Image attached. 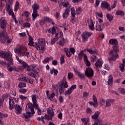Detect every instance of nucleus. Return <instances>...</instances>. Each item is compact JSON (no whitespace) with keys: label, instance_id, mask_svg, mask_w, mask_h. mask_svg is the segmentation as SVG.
I'll return each mask as SVG.
<instances>
[{"label":"nucleus","instance_id":"37","mask_svg":"<svg viewBox=\"0 0 125 125\" xmlns=\"http://www.w3.org/2000/svg\"><path fill=\"white\" fill-rule=\"evenodd\" d=\"M34 107L37 109L38 115H42V110L40 109V107H39V104H38L37 106L35 105Z\"/></svg>","mask_w":125,"mask_h":125},{"label":"nucleus","instance_id":"27","mask_svg":"<svg viewBox=\"0 0 125 125\" xmlns=\"http://www.w3.org/2000/svg\"><path fill=\"white\" fill-rule=\"evenodd\" d=\"M87 51L90 53V54H98V51L97 50H91V49H87Z\"/></svg>","mask_w":125,"mask_h":125},{"label":"nucleus","instance_id":"38","mask_svg":"<svg viewBox=\"0 0 125 125\" xmlns=\"http://www.w3.org/2000/svg\"><path fill=\"white\" fill-rule=\"evenodd\" d=\"M71 8V15L72 17H75L76 16V12H75V8L73 7L72 8Z\"/></svg>","mask_w":125,"mask_h":125},{"label":"nucleus","instance_id":"60","mask_svg":"<svg viewBox=\"0 0 125 125\" xmlns=\"http://www.w3.org/2000/svg\"><path fill=\"white\" fill-rule=\"evenodd\" d=\"M105 103L106 104V101H105V100H104L103 99H102V101L100 102V104L102 106H103L104 105V104H105Z\"/></svg>","mask_w":125,"mask_h":125},{"label":"nucleus","instance_id":"51","mask_svg":"<svg viewBox=\"0 0 125 125\" xmlns=\"http://www.w3.org/2000/svg\"><path fill=\"white\" fill-rule=\"evenodd\" d=\"M19 92L20 93H22L23 94L26 93V92H27V89H20L19 90Z\"/></svg>","mask_w":125,"mask_h":125},{"label":"nucleus","instance_id":"29","mask_svg":"<svg viewBox=\"0 0 125 125\" xmlns=\"http://www.w3.org/2000/svg\"><path fill=\"white\" fill-rule=\"evenodd\" d=\"M43 20L45 22H47L48 23H51V22H52V20L47 17H44Z\"/></svg>","mask_w":125,"mask_h":125},{"label":"nucleus","instance_id":"64","mask_svg":"<svg viewBox=\"0 0 125 125\" xmlns=\"http://www.w3.org/2000/svg\"><path fill=\"white\" fill-rule=\"evenodd\" d=\"M83 59H84V62H86L88 61V59H87V56H86V54H85L84 55Z\"/></svg>","mask_w":125,"mask_h":125},{"label":"nucleus","instance_id":"34","mask_svg":"<svg viewBox=\"0 0 125 125\" xmlns=\"http://www.w3.org/2000/svg\"><path fill=\"white\" fill-rule=\"evenodd\" d=\"M26 84L25 83L20 82L19 83L18 86L20 88H22L23 87H26Z\"/></svg>","mask_w":125,"mask_h":125},{"label":"nucleus","instance_id":"25","mask_svg":"<svg viewBox=\"0 0 125 125\" xmlns=\"http://www.w3.org/2000/svg\"><path fill=\"white\" fill-rule=\"evenodd\" d=\"M125 59H123V63L121 64L119 66L121 72H124V71H125Z\"/></svg>","mask_w":125,"mask_h":125},{"label":"nucleus","instance_id":"3","mask_svg":"<svg viewBox=\"0 0 125 125\" xmlns=\"http://www.w3.org/2000/svg\"><path fill=\"white\" fill-rule=\"evenodd\" d=\"M47 114L50 115H47L45 114L44 117H41V122H42L43 124H45V122H44V120H43L44 119H45V120H49L50 121H51L52 120V118L54 117V111H53V109L50 107L47 110Z\"/></svg>","mask_w":125,"mask_h":125},{"label":"nucleus","instance_id":"43","mask_svg":"<svg viewBox=\"0 0 125 125\" xmlns=\"http://www.w3.org/2000/svg\"><path fill=\"white\" fill-rule=\"evenodd\" d=\"M72 93V90L69 88H68V90L66 91L64 93V95H70Z\"/></svg>","mask_w":125,"mask_h":125},{"label":"nucleus","instance_id":"39","mask_svg":"<svg viewBox=\"0 0 125 125\" xmlns=\"http://www.w3.org/2000/svg\"><path fill=\"white\" fill-rule=\"evenodd\" d=\"M22 16H24V17H29V16H30V13L28 11H24L23 12Z\"/></svg>","mask_w":125,"mask_h":125},{"label":"nucleus","instance_id":"41","mask_svg":"<svg viewBox=\"0 0 125 125\" xmlns=\"http://www.w3.org/2000/svg\"><path fill=\"white\" fill-rule=\"evenodd\" d=\"M76 11V14H77V15H80V14H81V12H82V8L81 7L77 8Z\"/></svg>","mask_w":125,"mask_h":125},{"label":"nucleus","instance_id":"35","mask_svg":"<svg viewBox=\"0 0 125 125\" xmlns=\"http://www.w3.org/2000/svg\"><path fill=\"white\" fill-rule=\"evenodd\" d=\"M106 18L109 21V22H112V20H113V16L110 15V14L107 13L106 14Z\"/></svg>","mask_w":125,"mask_h":125},{"label":"nucleus","instance_id":"14","mask_svg":"<svg viewBox=\"0 0 125 125\" xmlns=\"http://www.w3.org/2000/svg\"><path fill=\"white\" fill-rule=\"evenodd\" d=\"M70 9H71V6H69L66 7V9L64 10V12L62 14V17L64 19L67 18L70 14Z\"/></svg>","mask_w":125,"mask_h":125},{"label":"nucleus","instance_id":"13","mask_svg":"<svg viewBox=\"0 0 125 125\" xmlns=\"http://www.w3.org/2000/svg\"><path fill=\"white\" fill-rule=\"evenodd\" d=\"M93 101L94 103L89 102V104L91 105V106H94L95 108H96L98 106V102H97V98H96V96L94 95L93 96Z\"/></svg>","mask_w":125,"mask_h":125},{"label":"nucleus","instance_id":"36","mask_svg":"<svg viewBox=\"0 0 125 125\" xmlns=\"http://www.w3.org/2000/svg\"><path fill=\"white\" fill-rule=\"evenodd\" d=\"M81 121L83 122V123H84V125H86L87 124H88V122H89V118H83L81 119Z\"/></svg>","mask_w":125,"mask_h":125},{"label":"nucleus","instance_id":"17","mask_svg":"<svg viewBox=\"0 0 125 125\" xmlns=\"http://www.w3.org/2000/svg\"><path fill=\"white\" fill-rule=\"evenodd\" d=\"M105 28V24L103 23L101 25H97L96 26V31H99V32H101V31H103V29Z\"/></svg>","mask_w":125,"mask_h":125},{"label":"nucleus","instance_id":"50","mask_svg":"<svg viewBox=\"0 0 125 125\" xmlns=\"http://www.w3.org/2000/svg\"><path fill=\"white\" fill-rule=\"evenodd\" d=\"M78 77L82 79V80L84 79L85 78V75H84L83 74H82L80 73V72L77 75Z\"/></svg>","mask_w":125,"mask_h":125},{"label":"nucleus","instance_id":"15","mask_svg":"<svg viewBox=\"0 0 125 125\" xmlns=\"http://www.w3.org/2000/svg\"><path fill=\"white\" fill-rule=\"evenodd\" d=\"M65 0H61V3L59 4V6L60 7V9L62 8V6L63 7H67L69 6V2H65Z\"/></svg>","mask_w":125,"mask_h":125},{"label":"nucleus","instance_id":"62","mask_svg":"<svg viewBox=\"0 0 125 125\" xmlns=\"http://www.w3.org/2000/svg\"><path fill=\"white\" fill-rule=\"evenodd\" d=\"M72 91L74 90V89H76L77 88V85L76 84L72 85L70 88H69Z\"/></svg>","mask_w":125,"mask_h":125},{"label":"nucleus","instance_id":"9","mask_svg":"<svg viewBox=\"0 0 125 125\" xmlns=\"http://www.w3.org/2000/svg\"><path fill=\"white\" fill-rule=\"evenodd\" d=\"M33 9V12L32 13V17L33 18V21L36 19L37 17L40 16L39 13H38V10L39 8V4L37 3H35L32 6Z\"/></svg>","mask_w":125,"mask_h":125},{"label":"nucleus","instance_id":"5","mask_svg":"<svg viewBox=\"0 0 125 125\" xmlns=\"http://www.w3.org/2000/svg\"><path fill=\"white\" fill-rule=\"evenodd\" d=\"M3 34L0 35V42L1 43H4L6 42L7 43H11V42H12V40L9 39V37L7 35V33L6 32L3 31Z\"/></svg>","mask_w":125,"mask_h":125},{"label":"nucleus","instance_id":"23","mask_svg":"<svg viewBox=\"0 0 125 125\" xmlns=\"http://www.w3.org/2000/svg\"><path fill=\"white\" fill-rule=\"evenodd\" d=\"M28 39H29V41H28L29 43L28 45H30V46H34V42H33V38H32V36L30 35H29Z\"/></svg>","mask_w":125,"mask_h":125},{"label":"nucleus","instance_id":"49","mask_svg":"<svg viewBox=\"0 0 125 125\" xmlns=\"http://www.w3.org/2000/svg\"><path fill=\"white\" fill-rule=\"evenodd\" d=\"M23 27H24V28H30V27H31V24L29 22H25L23 23Z\"/></svg>","mask_w":125,"mask_h":125},{"label":"nucleus","instance_id":"7","mask_svg":"<svg viewBox=\"0 0 125 125\" xmlns=\"http://www.w3.org/2000/svg\"><path fill=\"white\" fill-rule=\"evenodd\" d=\"M35 68H36L35 65L32 64L31 66L27 65V71H28V72H31V71H33V72H32L31 73H28V75H29L30 77H33V78L36 79V77H39V72L35 70Z\"/></svg>","mask_w":125,"mask_h":125},{"label":"nucleus","instance_id":"8","mask_svg":"<svg viewBox=\"0 0 125 125\" xmlns=\"http://www.w3.org/2000/svg\"><path fill=\"white\" fill-rule=\"evenodd\" d=\"M4 59L8 61V66H11L13 64L12 55L10 52H7L4 54Z\"/></svg>","mask_w":125,"mask_h":125},{"label":"nucleus","instance_id":"58","mask_svg":"<svg viewBox=\"0 0 125 125\" xmlns=\"http://www.w3.org/2000/svg\"><path fill=\"white\" fill-rule=\"evenodd\" d=\"M117 15H124V12L123 11H117L116 12Z\"/></svg>","mask_w":125,"mask_h":125},{"label":"nucleus","instance_id":"57","mask_svg":"<svg viewBox=\"0 0 125 125\" xmlns=\"http://www.w3.org/2000/svg\"><path fill=\"white\" fill-rule=\"evenodd\" d=\"M70 52L72 53V54H75V52H76V50H75V48L73 47H71L69 49Z\"/></svg>","mask_w":125,"mask_h":125},{"label":"nucleus","instance_id":"59","mask_svg":"<svg viewBox=\"0 0 125 125\" xmlns=\"http://www.w3.org/2000/svg\"><path fill=\"white\" fill-rule=\"evenodd\" d=\"M5 8L7 12H9V10H10V4H6Z\"/></svg>","mask_w":125,"mask_h":125},{"label":"nucleus","instance_id":"24","mask_svg":"<svg viewBox=\"0 0 125 125\" xmlns=\"http://www.w3.org/2000/svg\"><path fill=\"white\" fill-rule=\"evenodd\" d=\"M99 115H100V112L97 111L95 112V114L92 116V119L93 120H97L98 117H99Z\"/></svg>","mask_w":125,"mask_h":125},{"label":"nucleus","instance_id":"46","mask_svg":"<svg viewBox=\"0 0 125 125\" xmlns=\"http://www.w3.org/2000/svg\"><path fill=\"white\" fill-rule=\"evenodd\" d=\"M68 80H71V79H73L74 78V75L73 73L69 72L68 74V77H67Z\"/></svg>","mask_w":125,"mask_h":125},{"label":"nucleus","instance_id":"61","mask_svg":"<svg viewBox=\"0 0 125 125\" xmlns=\"http://www.w3.org/2000/svg\"><path fill=\"white\" fill-rule=\"evenodd\" d=\"M59 100L60 103H62L63 101H64V98H63V97L62 96H60L59 97Z\"/></svg>","mask_w":125,"mask_h":125},{"label":"nucleus","instance_id":"45","mask_svg":"<svg viewBox=\"0 0 125 125\" xmlns=\"http://www.w3.org/2000/svg\"><path fill=\"white\" fill-rule=\"evenodd\" d=\"M118 91L121 94H125V89L124 88H120L118 89Z\"/></svg>","mask_w":125,"mask_h":125},{"label":"nucleus","instance_id":"22","mask_svg":"<svg viewBox=\"0 0 125 125\" xmlns=\"http://www.w3.org/2000/svg\"><path fill=\"white\" fill-rule=\"evenodd\" d=\"M103 64V62L100 60L98 59L97 62L95 63V66L96 67H99V68H101L102 67V64Z\"/></svg>","mask_w":125,"mask_h":125},{"label":"nucleus","instance_id":"40","mask_svg":"<svg viewBox=\"0 0 125 125\" xmlns=\"http://www.w3.org/2000/svg\"><path fill=\"white\" fill-rule=\"evenodd\" d=\"M9 93H5L3 94L2 96V99H3V100L4 101V99H6V98H8V97H9Z\"/></svg>","mask_w":125,"mask_h":125},{"label":"nucleus","instance_id":"47","mask_svg":"<svg viewBox=\"0 0 125 125\" xmlns=\"http://www.w3.org/2000/svg\"><path fill=\"white\" fill-rule=\"evenodd\" d=\"M18 9H19V2H18V1H16L15 6V11H17V10H18Z\"/></svg>","mask_w":125,"mask_h":125},{"label":"nucleus","instance_id":"54","mask_svg":"<svg viewBox=\"0 0 125 125\" xmlns=\"http://www.w3.org/2000/svg\"><path fill=\"white\" fill-rule=\"evenodd\" d=\"M64 58L65 57H64V55H62L60 59L61 64H63V63L65 62V60H64Z\"/></svg>","mask_w":125,"mask_h":125},{"label":"nucleus","instance_id":"33","mask_svg":"<svg viewBox=\"0 0 125 125\" xmlns=\"http://www.w3.org/2000/svg\"><path fill=\"white\" fill-rule=\"evenodd\" d=\"M48 33H50L51 34H52V35H54L56 33V29H55V28L53 27L52 29L50 28L48 30Z\"/></svg>","mask_w":125,"mask_h":125},{"label":"nucleus","instance_id":"18","mask_svg":"<svg viewBox=\"0 0 125 125\" xmlns=\"http://www.w3.org/2000/svg\"><path fill=\"white\" fill-rule=\"evenodd\" d=\"M109 44H111L115 46L116 45H118V40L117 39H112L109 41Z\"/></svg>","mask_w":125,"mask_h":125},{"label":"nucleus","instance_id":"1","mask_svg":"<svg viewBox=\"0 0 125 125\" xmlns=\"http://www.w3.org/2000/svg\"><path fill=\"white\" fill-rule=\"evenodd\" d=\"M112 48L113 50H110L108 52V55L111 56V57L107 59L110 63H112L111 61H115V60L119 58V55H118V52L120 51V46L118 45L113 46Z\"/></svg>","mask_w":125,"mask_h":125},{"label":"nucleus","instance_id":"30","mask_svg":"<svg viewBox=\"0 0 125 125\" xmlns=\"http://www.w3.org/2000/svg\"><path fill=\"white\" fill-rule=\"evenodd\" d=\"M46 92L49 99H50V98H53V97L55 96V94H54V93H52V94H48L49 93V91H46Z\"/></svg>","mask_w":125,"mask_h":125},{"label":"nucleus","instance_id":"26","mask_svg":"<svg viewBox=\"0 0 125 125\" xmlns=\"http://www.w3.org/2000/svg\"><path fill=\"white\" fill-rule=\"evenodd\" d=\"M107 83L108 85H112L113 84V76L112 75L109 76Z\"/></svg>","mask_w":125,"mask_h":125},{"label":"nucleus","instance_id":"19","mask_svg":"<svg viewBox=\"0 0 125 125\" xmlns=\"http://www.w3.org/2000/svg\"><path fill=\"white\" fill-rule=\"evenodd\" d=\"M26 113L23 114V116L25 119H29V118L32 117V114H31V112L28 111L27 109H26Z\"/></svg>","mask_w":125,"mask_h":125},{"label":"nucleus","instance_id":"31","mask_svg":"<svg viewBox=\"0 0 125 125\" xmlns=\"http://www.w3.org/2000/svg\"><path fill=\"white\" fill-rule=\"evenodd\" d=\"M84 53H83V50H82L80 53L78 54V58L79 60L83 59V56H84Z\"/></svg>","mask_w":125,"mask_h":125},{"label":"nucleus","instance_id":"12","mask_svg":"<svg viewBox=\"0 0 125 125\" xmlns=\"http://www.w3.org/2000/svg\"><path fill=\"white\" fill-rule=\"evenodd\" d=\"M92 35V33L91 32H84L82 35L83 42H86L88 38H89V37H90V36H91Z\"/></svg>","mask_w":125,"mask_h":125},{"label":"nucleus","instance_id":"44","mask_svg":"<svg viewBox=\"0 0 125 125\" xmlns=\"http://www.w3.org/2000/svg\"><path fill=\"white\" fill-rule=\"evenodd\" d=\"M60 89H59V92L60 93V94H62V93H64V91H65V89H64L63 87H61L60 86Z\"/></svg>","mask_w":125,"mask_h":125},{"label":"nucleus","instance_id":"28","mask_svg":"<svg viewBox=\"0 0 125 125\" xmlns=\"http://www.w3.org/2000/svg\"><path fill=\"white\" fill-rule=\"evenodd\" d=\"M59 86L63 87V88H67L69 85L67 84V82H65V83L62 82V83H61L59 85Z\"/></svg>","mask_w":125,"mask_h":125},{"label":"nucleus","instance_id":"48","mask_svg":"<svg viewBox=\"0 0 125 125\" xmlns=\"http://www.w3.org/2000/svg\"><path fill=\"white\" fill-rule=\"evenodd\" d=\"M32 77H28L27 78V81H28L29 83H34V79H33V78H34V77L32 76Z\"/></svg>","mask_w":125,"mask_h":125},{"label":"nucleus","instance_id":"2","mask_svg":"<svg viewBox=\"0 0 125 125\" xmlns=\"http://www.w3.org/2000/svg\"><path fill=\"white\" fill-rule=\"evenodd\" d=\"M16 100V99L12 97H9V106L10 110H13L15 108L16 114H21L22 113V107L19 105V104H16L14 103V101Z\"/></svg>","mask_w":125,"mask_h":125},{"label":"nucleus","instance_id":"56","mask_svg":"<svg viewBox=\"0 0 125 125\" xmlns=\"http://www.w3.org/2000/svg\"><path fill=\"white\" fill-rule=\"evenodd\" d=\"M49 60H50V58L47 57L43 61L42 63L44 64H45V63H48L49 62Z\"/></svg>","mask_w":125,"mask_h":125},{"label":"nucleus","instance_id":"10","mask_svg":"<svg viewBox=\"0 0 125 125\" xmlns=\"http://www.w3.org/2000/svg\"><path fill=\"white\" fill-rule=\"evenodd\" d=\"M6 25H7V21L5 20H3L0 22V27L2 30H3L2 32H0V35H2L3 32H6Z\"/></svg>","mask_w":125,"mask_h":125},{"label":"nucleus","instance_id":"53","mask_svg":"<svg viewBox=\"0 0 125 125\" xmlns=\"http://www.w3.org/2000/svg\"><path fill=\"white\" fill-rule=\"evenodd\" d=\"M58 40V37L55 38L54 39H51V44H54L55 43V42H57Z\"/></svg>","mask_w":125,"mask_h":125},{"label":"nucleus","instance_id":"20","mask_svg":"<svg viewBox=\"0 0 125 125\" xmlns=\"http://www.w3.org/2000/svg\"><path fill=\"white\" fill-rule=\"evenodd\" d=\"M109 6H110V4L106 1H104L101 3V8L107 9Z\"/></svg>","mask_w":125,"mask_h":125},{"label":"nucleus","instance_id":"21","mask_svg":"<svg viewBox=\"0 0 125 125\" xmlns=\"http://www.w3.org/2000/svg\"><path fill=\"white\" fill-rule=\"evenodd\" d=\"M87 22H90V24L88 25L89 29L91 31H93L94 30V24H93V21L92 20H88Z\"/></svg>","mask_w":125,"mask_h":125},{"label":"nucleus","instance_id":"16","mask_svg":"<svg viewBox=\"0 0 125 125\" xmlns=\"http://www.w3.org/2000/svg\"><path fill=\"white\" fill-rule=\"evenodd\" d=\"M115 102V100L114 99H108L105 102L106 107H111V105Z\"/></svg>","mask_w":125,"mask_h":125},{"label":"nucleus","instance_id":"6","mask_svg":"<svg viewBox=\"0 0 125 125\" xmlns=\"http://www.w3.org/2000/svg\"><path fill=\"white\" fill-rule=\"evenodd\" d=\"M38 43L36 42V47L38 50L43 51L44 50V45H45V41L43 38L38 39Z\"/></svg>","mask_w":125,"mask_h":125},{"label":"nucleus","instance_id":"63","mask_svg":"<svg viewBox=\"0 0 125 125\" xmlns=\"http://www.w3.org/2000/svg\"><path fill=\"white\" fill-rule=\"evenodd\" d=\"M3 99L0 98V107H2L3 106Z\"/></svg>","mask_w":125,"mask_h":125},{"label":"nucleus","instance_id":"55","mask_svg":"<svg viewBox=\"0 0 125 125\" xmlns=\"http://www.w3.org/2000/svg\"><path fill=\"white\" fill-rule=\"evenodd\" d=\"M86 114H91L92 113V110L89 107H87L86 109Z\"/></svg>","mask_w":125,"mask_h":125},{"label":"nucleus","instance_id":"42","mask_svg":"<svg viewBox=\"0 0 125 125\" xmlns=\"http://www.w3.org/2000/svg\"><path fill=\"white\" fill-rule=\"evenodd\" d=\"M7 12L8 13V14L9 15H11L12 17H14V16H15V15H14V13L13 12V10H12V9H10V10H9V12Z\"/></svg>","mask_w":125,"mask_h":125},{"label":"nucleus","instance_id":"11","mask_svg":"<svg viewBox=\"0 0 125 125\" xmlns=\"http://www.w3.org/2000/svg\"><path fill=\"white\" fill-rule=\"evenodd\" d=\"M85 75L86 77H87V78H92L94 75L93 70L90 67L87 68L85 71Z\"/></svg>","mask_w":125,"mask_h":125},{"label":"nucleus","instance_id":"32","mask_svg":"<svg viewBox=\"0 0 125 125\" xmlns=\"http://www.w3.org/2000/svg\"><path fill=\"white\" fill-rule=\"evenodd\" d=\"M27 49L26 48H23V49H22L20 54L21 56H25V55H26V52H25V51H27Z\"/></svg>","mask_w":125,"mask_h":125},{"label":"nucleus","instance_id":"4","mask_svg":"<svg viewBox=\"0 0 125 125\" xmlns=\"http://www.w3.org/2000/svg\"><path fill=\"white\" fill-rule=\"evenodd\" d=\"M32 102L33 104L32 103H28L26 105V108L30 109V111H31V114L34 115L35 114V110H34V107L35 106H38V104H37V95H32Z\"/></svg>","mask_w":125,"mask_h":125},{"label":"nucleus","instance_id":"52","mask_svg":"<svg viewBox=\"0 0 125 125\" xmlns=\"http://www.w3.org/2000/svg\"><path fill=\"white\" fill-rule=\"evenodd\" d=\"M23 48H21V49H19V48H18V49H15V53H17L18 54H20L22 49Z\"/></svg>","mask_w":125,"mask_h":125}]
</instances>
